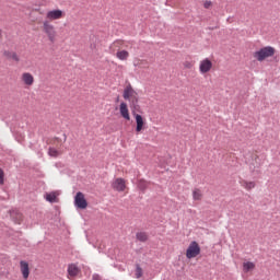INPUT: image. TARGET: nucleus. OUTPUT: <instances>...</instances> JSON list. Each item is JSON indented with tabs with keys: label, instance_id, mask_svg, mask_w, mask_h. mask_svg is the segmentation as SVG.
Masks as SVG:
<instances>
[{
	"label": "nucleus",
	"instance_id": "obj_1",
	"mask_svg": "<svg viewBox=\"0 0 280 280\" xmlns=\"http://www.w3.org/2000/svg\"><path fill=\"white\" fill-rule=\"evenodd\" d=\"M275 47L266 46L260 48L259 50L254 52V58L258 60V62H264L266 58H272L275 56Z\"/></svg>",
	"mask_w": 280,
	"mask_h": 280
},
{
	"label": "nucleus",
	"instance_id": "obj_2",
	"mask_svg": "<svg viewBox=\"0 0 280 280\" xmlns=\"http://www.w3.org/2000/svg\"><path fill=\"white\" fill-rule=\"evenodd\" d=\"M198 255H200V245L198 242L192 241L186 249V257L187 259H194L195 257H198Z\"/></svg>",
	"mask_w": 280,
	"mask_h": 280
},
{
	"label": "nucleus",
	"instance_id": "obj_3",
	"mask_svg": "<svg viewBox=\"0 0 280 280\" xmlns=\"http://www.w3.org/2000/svg\"><path fill=\"white\" fill-rule=\"evenodd\" d=\"M74 207H77V209H86V207H89V201H86L82 191H78L74 196Z\"/></svg>",
	"mask_w": 280,
	"mask_h": 280
},
{
	"label": "nucleus",
	"instance_id": "obj_4",
	"mask_svg": "<svg viewBox=\"0 0 280 280\" xmlns=\"http://www.w3.org/2000/svg\"><path fill=\"white\" fill-rule=\"evenodd\" d=\"M44 31L50 43H54V40H56V30L54 28V25L49 24V22H44Z\"/></svg>",
	"mask_w": 280,
	"mask_h": 280
},
{
	"label": "nucleus",
	"instance_id": "obj_5",
	"mask_svg": "<svg viewBox=\"0 0 280 280\" xmlns=\"http://www.w3.org/2000/svg\"><path fill=\"white\" fill-rule=\"evenodd\" d=\"M212 67H213V62H211L209 58H206L200 62L199 71L200 73H209Z\"/></svg>",
	"mask_w": 280,
	"mask_h": 280
},
{
	"label": "nucleus",
	"instance_id": "obj_6",
	"mask_svg": "<svg viewBox=\"0 0 280 280\" xmlns=\"http://www.w3.org/2000/svg\"><path fill=\"white\" fill-rule=\"evenodd\" d=\"M112 187H113V189H115V191H125L126 190V180H124V178H116L112 183Z\"/></svg>",
	"mask_w": 280,
	"mask_h": 280
},
{
	"label": "nucleus",
	"instance_id": "obj_7",
	"mask_svg": "<svg viewBox=\"0 0 280 280\" xmlns=\"http://www.w3.org/2000/svg\"><path fill=\"white\" fill-rule=\"evenodd\" d=\"M20 270L23 279H30V264L25 260L20 261Z\"/></svg>",
	"mask_w": 280,
	"mask_h": 280
},
{
	"label": "nucleus",
	"instance_id": "obj_8",
	"mask_svg": "<svg viewBox=\"0 0 280 280\" xmlns=\"http://www.w3.org/2000/svg\"><path fill=\"white\" fill-rule=\"evenodd\" d=\"M46 18L49 21H58V19H62V10H52V11H48Z\"/></svg>",
	"mask_w": 280,
	"mask_h": 280
},
{
	"label": "nucleus",
	"instance_id": "obj_9",
	"mask_svg": "<svg viewBox=\"0 0 280 280\" xmlns=\"http://www.w3.org/2000/svg\"><path fill=\"white\" fill-rule=\"evenodd\" d=\"M136 95H137V92L135 91V89H132V85L128 83V85L125 88L122 93L124 100H130L132 96H136Z\"/></svg>",
	"mask_w": 280,
	"mask_h": 280
},
{
	"label": "nucleus",
	"instance_id": "obj_10",
	"mask_svg": "<svg viewBox=\"0 0 280 280\" xmlns=\"http://www.w3.org/2000/svg\"><path fill=\"white\" fill-rule=\"evenodd\" d=\"M133 117H135L136 124H137L136 132H141V130H143V125L145 124L143 121V116L133 112Z\"/></svg>",
	"mask_w": 280,
	"mask_h": 280
},
{
	"label": "nucleus",
	"instance_id": "obj_11",
	"mask_svg": "<svg viewBox=\"0 0 280 280\" xmlns=\"http://www.w3.org/2000/svg\"><path fill=\"white\" fill-rule=\"evenodd\" d=\"M129 104H130V108L132 109V113H135V110H139L140 106H139V94H136L135 96H131L128 100Z\"/></svg>",
	"mask_w": 280,
	"mask_h": 280
},
{
	"label": "nucleus",
	"instance_id": "obj_12",
	"mask_svg": "<svg viewBox=\"0 0 280 280\" xmlns=\"http://www.w3.org/2000/svg\"><path fill=\"white\" fill-rule=\"evenodd\" d=\"M120 115L124 117V119H127V121H130V113L128 112V104L125 102L120 103Z\"/></svg>",
	"mask_w": 280,
	"mask_h": 280
},
{
	"label": "nucleus",
	"instance_id": "obj_13",
	"mask_svg": "<svg viewBox=\"0 0 280 280\" xmlns=\"http://www.w3.org/2000/svg\"><path fill=\"white\" fill-rule=\"evenodd\" d=\"M22 80H23L24 84H26L27 86H32V84H34V77L30 72L23 73Z\"/></svg>",
	"mask_w": 280,
	"mask_h": 280
},
{
	"label": "nucleus",
	"instance_id": "obj_14",
	"mask_svg": "<svg viewBox=\"0 0 280 280\" xmlns=\"http://www.w3.org/2000/svg\"><path fill=\"white\" fill-rule=\"evenodd\" d=\"M78 272H80V269L75 265H69L68 266V275L70 277H78Z\"/></svg>",
	"mask_w": 280,
	"mask_h": 280
},
{
	"label": "nucleus",
	"instance_id": "obj_15",
	"mask_svg": "<svg viewBox=\"0 0 280 280\" xmlns=\"http://www.w3.org/2000/svg\"><path fill=\"white\" fill-rule=\"evenodd\" d=\"M4 56L9 60H14L15 62H19V60H20L19 55H16V52H14V51L5 50Z\"/></svg>",
	"mask_w": 280,
	"mask_h": 280
},
{
	"label": "nucleus",
	"instance_id": "obj_16",
	"mask_svg": "<svg viewBox=\"0 0 280 280\" xmlns=\"http://www.w3.org/2000/svg\"><path fill=\"white\" fill-rule=\"evenodd\" d=\"M129 56L130 54L127 50H120L116 54V58H118V60H128Z\"/></svg>",
	"mask_w": 280,
	"mask_h": 280
},
{
	"label": "nucleus",
	"instance_id": "obj_17",
	"mask_svg": "<svg viewBox=\"0 0 280 280\" xmlns=\"http://www.w3.org/2000/svg\"><path fill=\"white\" fill-rule=\"evenodd\" d=\"M242 187H244L245 189H247V191H250V189H255V182H246V180H242L241 182Z\"/></svg>",
	"mask_w": 280,
	"mask_h": 280
},
{
	"label": "nucleus",
	"instance_id": "obj_18",
	"mask_svg": "<svg viewBox=\"0 0 280 280\" xmlns=\"http://www.w3.org/2000/svg\"><path fill=\"white\" fill-rule=\"evenodd\" d=\"M46 200L47 202H50L54 205V202H58V197L56 196V192H49V194H46Z\"/></svg>",
	"mask_w": 280,
	"mask_h": 280
},
{
	"label": "nucleus",
	"instance_id": "obj_19",
	"mask_svg": "<svg viewBox=\"0 0 280 280\" xmlns=\"http://www.w3.org/2000/svg\"><path fill=\"white\" fill-rule=\"evenodd\" d=\"M136 240H138V242H148V233H145V232H138L136 234Z\"/></svg>",
	"mask_w": 280,
	"mask_h": 280
},
{
	"label": "nucleus",
	"instance_id": "obj_20",
	"mask_svg": "<svg viewBox=\"0 0 280 280\" xmlns=\"http://www.w3.org/2000/svg\"><path fill=\"white\" fill-rule=\"evenodd\" d=\"M148 185H150V183L144 179H140L138 182V188L140 189V191H145V189H148Z\"/></svg>",
	"mask_w": 280,
	"mask_h": 280
},
{
	"label": "nucleus",
	"instance_id": "obj_21",
	"mask_svg": "<svg viewBox=\"0 0 280 280\" xmlns=\"http://www.w3.org/2000/svg\"><path fill=\"white\" fill-rule=\"evenodd\" d=\"M254 269H255V265L253 262L247 261L243 264V270L245 272H250V270H254Z\"/></svg>",
	"mask_w": 280,
	"mask_h": 280
},
{
	"label": "nucleus",
	"instance_id": "obj_22",
	"mask_svg": "<svg viewBox=\"0 0 280 280\" xmlns=\"http://www.w3.org/2000/svg\"><path fill=\"white\" fill-rule=\"evenodd\" d=\"M143 277V269L139 264L136 265V278L141 279Z\"/></svg>",
	"mask_w": 280,
	"mask_h": 280
},
{
	"label": "nucleus",
	"instance_id": "obj_23",
	"mask_svg": "<svg viewBox=\"0 0 280 280\" xmlns=\"http://www.w3.org/2000/svg\"><path fill=\"white\" fill-rule=\"evenodd\" d=\"M192 198L194 200H200L202 198V191H200V189H195L192 191Z\"/></svg>",
	"mask_w": 280,
	"mask_h": 280
},
{
	"label": "nucleus",
	"instance_id": "obj_24",
	"mask_svg": "<svg viewBox=\"0 0 280 280\" xmlns=\"http://www.w3.org/2000/svg\"><path fill=\"white\" fill-rule=\"evenodd\" d=\"M48 154L49 156H58L59 152L55 148H49Z\"/></svg>",
	"mask_w": 280,
	"mask_h": 280
},
{
	"label": "nucleus",
	"instance_id": "obj_25",
	"mask_svg": "<svg viewBox=\"0 0 280 280\" xmlns=\"http://www.w3.org/2000/svg\"><path fill=\"white\" fill-rule=\"evenodd\" d=\"M4 176H5V174L3 173V170L0 168V185H3V183H4Z\"/></svg>",
	"mask_w": 280,
	"mask_h": 280
},
{
	"label": "nucleus",
	"instance_id": "obj_26",
	"mask_svg": "<svg viewBox=\"0 0 280 280\" xmlns=\"http://www.w3.org/2000/svg\"><path fill=\"white\" fill-rule=\"evenodd\" d=\"M184 67H185V69H191V67H194V65H191V62H189V61H185Z\"/></svg>",
	"mask_w": 280,
	"mask_h": 280
},
{
	"label": "nucleus",
	"instance_id": "obj_27",
	"mask_svg": "<svg viewBox=\"0 0 280 280\" xmlns=\"http://www.w3.org/2000/svg\"><path fill=\"white\" fill-rule=\"evenodd\" d=\"M92 280H102V277L98 273H94Z\"/></svg>",
	"mask_w": 280,
	"mask_h": 280
},
{
	"label": "nucleus",
	"instance_id": "obj_28",
	"mask_svg": "<svg viewBox=\"0 0 280 280\" xmlns=\"http://www.w3.org/2000/svg\"><path fill=\"white\" fill-rule=\"evenodd\" d=\"M203 8L209 10V8H211V1H206L205 4H203Z\"/></svg>",
	"mask_w": 280,
	"mask_h": 280
},
{
	"label": "nucleus",
	"instance_id": "obj_29",
	"mask_svg": "<svg viewBox=\"0 0 280 280\" xmlns=\"http://www.w3.org/2000/svg\"><path fill=\"white\" fill-rule=\"evenodd\" d=\"M15 223H16V224H21V214H18V218H16V220H15Z\"/></svg>",
	"mask_w": 280,
	"mask_h": 280
},
{
	"label": "nucleus",
	"instance_id": "obj_30",
	"mask_svg": "<svg viewBox=\"0 0 280 280\" xmlns=\"http://www.w3.org/2000/svg\"><path fill=\"white\" fill-rule=\"evenodd\" d=\"M63 137H65V141H67V136L65 135Z\"/></svg>",
	"mask_w": 280,
	"mask_h": 280
}]
</instances>
